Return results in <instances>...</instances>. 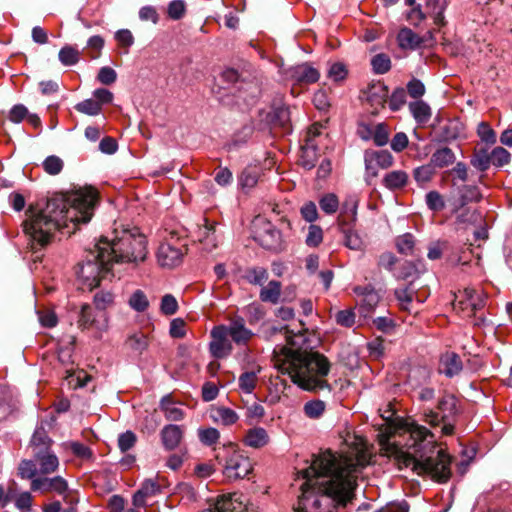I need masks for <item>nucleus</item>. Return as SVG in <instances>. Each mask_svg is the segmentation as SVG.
Returning a JSON list of instances; mask_svg holds the SVG:
<instances>
[{
	"mask_svg": "<svg viewBox=\"0 0 512 512\" xmlns=\"http://www.w3.org/2000/svg\"><path fill=\"white\" fill-rule=\"evenodd\" d=\"M94 303L97 309L105 310L114 303V296L110 292H99L94 297Z\"/></svg>",
	"mask_w": 512,
	"mask_h": 512,
	"instance_id": "e2e57ef3",
	"label": "nucleus"
},
{
	"mask_svg": "<svg viewBox=\"0 0 512 512\" xmlns=\"http://www.w3.org/2000/svg\"><path fill=\"white\" fill-rule=\"evenodd\" d=\"M365 177L368 183L378 177L380 169H388L394 164L393 155L387 150H367L364 154Z\"/></svg>",
	"mask_w": 512,
	"mask_h": 512,
	"instance_id": "f8f14e48",
	"label": "nucleus"
},
{
	"mask_svg": "<svg viewBox=\"0 0 512 512\" xmlns=\"http://www.w3.org/2000/svg\"><path fill=\"white\" fill-rule=\"evenodd\" d=\"M161 409L164 411L165 417L170 421H179L184 416L182 409L176 406L169 396L162 399Z\"/></svg>",
	"mask_w": 512,
	"mask_h": 512,
	"instance_id": "c9c22d12",
	"label": "nucleus"
},
{
	"mask_svg": "<svg viewBox=\"0 0 512 512\" xmlns=\"http://www.w3.org/2000/svg\"><path fill=\"white\" fill-rule=\"evenodd\" d=\"M226 331L238 345L246 344L253 336L252 331L246 328L245 322L241 318L232 320L230 324L226 326Z\"/></svg>",
	"mask_w": 512,
	"mask_h": 512,
	"instance_id": "412c9836",
	"label": "nucleus"
},
{
	"mask_svg": "<svg viewBox=\"0 0 512 512\" xmlns=\"http://www.w3.org/2000/svg\"><path fill=\"white\" fill-rule=\"evenodd\" d=\"M97 79L104 85L113 84L117 79V74L111 67H102L97 75Z\"/></svg>",
	"mask_w": 512,
	"mask_h": 512,
	"instance_id": "774afa93",
	"label": "nucleus"
},
{
	"mask_svg": "<svg viewBox=\"0 0 512 512\" xmlns=\"http://www.w3.org/2000/svg\"><path fill=\"white\" fill-rule=\"evenodd\" d=\"M160 491V485L152 479H147L143 482L141 488L133 497L134 505L142 506L145 504L147 497L153 496Z\"/></svg>",
	"mask_w": 512,
	"mask_h": 512,
	"instance_id": "c85d7f7f",
	"label": "nucleus"
},
{
	"mask_svg": "<svg viewBox=\"0 0 512 512\" xmlns=\"http://www.w3.org/2000/svg\"><path fill=\"white\" fill-rule=\"evenodd\" d=\"M101 251L99 255L107 254L111 263H137L144 261L147 255L146 237L137 228L123 230L119 236L109 241L99 240Z\"/></svg>",
	"mask_w": 512,
	"mask_h": 512,
	"instance_id": "39448f33",
	"label": "nucleus"
},
{
	"mask_svg": "<svg viewBox=\"0 0 512 512\" xmlns=\"http://www.w3.org/2000/svg\"><path fill=\"white\" fill-rule=\"evenodd\" d=\"M63 160L55 155L48 156L43 162L44 171L50 175H57L63 169Z\"/></svg>",
	"mask_w": 512,
	"mask_h": 512,
	"instance_id": "8fccbe9b",
	"label": "nucleus"
},
{
	"mask_svg": "<svg viewBox=\"0 0 512 512\" xmlns=\"http://www.w3.org/2000/svg\"><path fill=\"white\" fill-rule=\"evenodd\" d=\"M335 319L338 325L349 328L355 323V313L351 309L340 310L336 313Z\"/></svg>",
	"mask_w": 512,
	"mask_h": 512,
	"instance_id": "680f3d73",
	"label": "nucleus"
},
{
	"mask_svg": "<svg viewBox=\"0 0 512 512\" xmlns=\"http://www.w3.org/2000/svg\"><path fill=\"white\" fill-rule=\"evenodd\" d=\"M198 437L200 441L205 445L215 444L220 437L219 431L216 428H200L198 429Z\"/></svg>",
	"mask_w": 512,
	"mask_h": 512,
	"instance_id": "603ef678",
	"label": "nucleus"
},
{
	"mask_svg": "<svg viewBox=\"0 0 512 512\" xmlns=\"http://www.w3.org/2000/svg\"><path fill=\"white\" fill-rule=\"evenodd\" d=\"M252 232L255 241L262 247L275 251L282 247L280 232L264 217H255L252 222Z\"/></svg>",
	"mask_w": 512,
	"mask_h": 512,
	"instance_id": "9d476101",
	"label": "nucleus"
},
{
	"mask_svg": "<svg viewBox=\"0 0 512 512\" xmlns=\"http://www.w3.org/2000/svg\"><path fill=\"white\" fill-rule=\"evenodd\" d=\"M78 324L79 327H81L82 329L96 327L98 330L102 331L107 328L106 318L104 319L103 323H99L93 316L92 309L89 305L82 306L78 319Z\"/></svg>",
	"mask_w": 512,
	"mask_h": 512,
	"instance_id": "cd10ccee",
	"label": "nucleus"
},
{
	"mask_svg": "<svg viewBox=\"0 0 512 512\" xmlns=\"http://www.w3.org/2000/svg\"><path fill=\"white\" fill-rule=\"evenodd\" d=\"M252 470L250 459L237 450L230 451L225 458L223 474L230 481L245 478Z\"/></svg>",
	"mask_w": 512,
	"mask_h": 512,
	"instance_id": "9b49d317",
	"label": "nucleus"
},
{
	"mask_svg": "<svg viewBox=\"0 0 512 512\" xmlns=\"http://www.w3.org/2000/svg\"><path fill=\"white\" fill-rule=\"evenodd\" d=\"M438 409L441 412L443 426L441 432L443 435H452L454 432V418L459 413L460 405L458 399L451 394L444 395L438 403Z\"/></svg>",
	"mask_w": 512,
	"mask_h": 512,
	"instance_id": "dca6fc26",
	"label": "nucleus"
},
{
	"mask_svg": "<svg viewBox=\"0 0 512 512\" xmlns=\"http://www.w3.org/2000/svg\"><path fill=\"white\" fill-rule=\"evenodd\" d=\"M216 221L203 218L202 222L197 225L196 236L201 243L203 249L208 252L213 251L222 242L223 235L217 229Z\"/></svg>",
	"mask_w": 512,
	"mask_h": 512,
	"instance_id": "2eb2a0df",
	"label": "nucleus"
},
{
	"mask_svg": "<svg viewBox=\"0 0 512 512\" xmlns=\"http://www.w3.org/2000/svg\"><path fill=\"white\" fill-rule=\"evenodd\" d=\"M415 291L410 286L398 288L395 290V296L401 310L408 313H417L414 304Z\"/></svg>",
	"mask_w": 512,
	"mask_h": 512,
	"instance_id": "bb28decb",
	"label": "nucleus"
},
{
	"mask_svg": "<svg viewBox=\"0 0 512 512\" xmlns=\"http://www.w3.org/2000/svg\"><path fill=\"white\" fill-rule=\"evenodd\" d=\"M435 173V167L430 162L429 164L415 168L413 176L417 184L423 187L433 179Z\"/></svg>",
	"mask_w": 512,
	"mask_h": 512,
	"instance_id": "f704fd0d",
	"label": "nucleus"
},
{
	"mask_svg": "<svg viewBox=\"0 0 512 512\" xmlns=\"http://www.w3.org/2000/svg\"><path fill=\"white\" fill-rule=\"evenodd\" d=\"M394 414L392 403L381 413L386 421L384 430L378 434L381 453L393 457L399 469L410 468L419 476L446 483L451 477V457L437 447L434 434Z\"/></svg>",
	"mask_w": 512,
	"mask_h": 512,
	"instance_id": "f257e3e1",
	"label": "nucleus"
},
{
	"mask_svg": "<svg viewBox=\"0 0 512 512\" xmlns=\"http://www.w3.org/2000/svg\"><path fill=\"white\" fill-rule=\"evenodd\" d=\"M324 130L325 126L322 123H314L307 129L297 161L302 168L307 170L314 168L319 158V151L327 142L328 134Z\"/></svg>",
	"mask_w": 512,
	"mask_h": 512,
	"instance_id": "0eeeda50",
	"label": "nucleus"
},
{
	"mask_svg": "<svg viewBox=\"0 0 512 512\" xmlns=\"http://www.w3.org/2000/svg\"><path fill=\"white\" fill-rule=\"evenodd\" d=\"M371 64L373 66V70L377 74H384L391 68V60L389 56L382 53L375 55L371 60Z\"/></svg>",
	"mask_w": 512,
	"mask_h": 512,
	"instance_id": "3c124183",
	"label": "nucleus"
},
{
	"mask_svg": "<svg viewBox=\"0 0 512 512\" xmlns=\"http://www.w3.org/2000/svg\"><path fill=\"white\" fill-rule=\"evenodd\" d=\"M185 245L177 238L171 236L170 239L161 243L157 252L158 263L162 267L172 268L177 266L183 257Z\"/></svg>",
	"mask_w": 512,
	"mask_h": 512,
	"instance_id": "4468645a",
	"label": "nucleus"
},
{
	"mask_svg": "<svg viewBox=\"0 0 512 512\" xmlns=\"http://www.w3.org/2000/svg\"><path fill=\"white\" fill-rule=\"evenodd\" d=\"M129 306L137 312H144L149 307V301L142 290H136L128 300Z\"/></svg>",
	"mask_w": 512,
	"mask_h": 512,
	"instance_id": "58836bf2",
	"label": "nucleus"
},
{
	"mask_svg": "<svg viewBox=\"0 0 512 512\" xmlns=\"http://www.w3.org/2000/svg\"><path fill=\"white\" fill-rule=\"evenodd\" d=\"M301 216L307 222H314L318 218L317 207L314 202H306L300 209Z\"/></svg>",
	"mask_w": 512,
	"mask_h": 512,
	"instance_id": "69168bd1",
	"label": "nucleus"
},
{
	"mask_svg": "<svg viewBox=\"0 0 512 512\" xmlns=\"http://www.w3.org/2000/svg\"><path fill=\"white\" fill-rule=\"evenodd\" d=\"M36 461L39 465V471L42 474H50L54 472L59 466L57 456L48 451L43 454L37 453Z\"/></svg>",
	"mask_w": 512,
	"mask_h": 512,
	"instance_id": "7c9ffc66",
	"label": "nucleus"
},
{
	"mask_svg": "<svg viewBox=\"0 0 512 512\" xmlns=\"http://www.w3.org/2000/svg\"><path fill=\"white\" fill-rule=\"evenodd\" d=\"M397 40L401 48L410 50L417 48L421 43L420 37L408 28L399 31Z\"/></svg>",
	"mask_w": 512,
	"mask_h": 512,
	"instance_id": "72a5a7b5",
	"label": "nucleus"
},
{
	"mask_svg": "<svg viewBox=\"0 0 512 512\" xmlns=\"http://www.w3.org/2000/svg\"><path fill=\"white\" fill-rule=\"evenodd\" d=\"M511 160V154L503 147H495L491 151V164L502 167L507 165Z\"/></svg>",
	"mask_w": 512,
	"mask_h": 512,
	"instance_id": "de8ad7c7",
	"label": "nucleus"
},
{
	"mask_svg": "<svg viewBox=\"0 0 512 512\" xmlns=\"http://www.w3.org/2000/svg\"><path fill=\"white\" fill-rule=\"evenodd\" d=\"M136 435L131 431L122 433L118 438V446L122 452H126L131 449L136 443Z\"/></svg>",
	"mask_w": 512,
	"mask_h": 512,
	"instance_id": "0e129e2a",
	"label": "nucleus"
},
{
	"mask_svg": "<svg viewBox=\"0 0 512 512\" xmlns=\"http://www.w3.org/2000/svg\"><path fill=\"white\" fill-rule=\"evenodd\" d=\"M371 449L372 446L363 437L356 436L345 455H336L331 450L316 455L305 471V477L308 482H312L313 478L317 480L313 485H319L321 499L313 492L307 494L304 491L298 507L294 508L295 512H311L308 506L319 509L323 500H332L345 506L356 486L359 468L367 466L371 461Z\"/></svg>",
	"mask_w": 512,
	"mask_h": 512,
	"instance_id": "f03ea898",
	"label": "nucleus"
},
{
	"mask_svg": "<svg viewBox=\"0 0 512 512\" xmlns=\"http://www.w3.org/2000/svg\"><path fill=\"white\" fill-rule=\"evenodd\" d=\"M365 95L367 101L377 111L384 107L388 97V90L383 83L377 82L368 87Z\"/></svg>",
	"mask_w": 512,
	"mask_h": 512,
	"instance_id": "4be33fe9",
	"label": "nucleus"
},
{
	"mask_svg": "<svg viewBox=\"0 0 512 512\" xmlns=\"http://www.w3.org/2000/svg\"><path fill=\"white\" fill-rule=\"evenodd\" d=\"M471 164L480 171H486L491 164V153L489 154L487 150L476 151Z\"/></svg>",
	"mask_w": 512,
	"mask_h": 512,
	"instance_id": "09e8293b",
	"label": "nucleus"
},
{
	"mask_svg": "<svg viewBox=\"0 0 512 512\" xmlns=\"http://www.w3.org/2000/svg\"><path fill=\"white\" fill-rule=\"evenodd\" d=\"M481 219H482V217H481L480 213H478L476 210H470V209L463 210L457 216V221L459 223H463V224H465V223L476 224V223L481 222Z\"/></svg>",
	"mask_w": 512,
	"mask_h": 512,
	"instance_id": "338daca9",
	"label": "nucleus"
},
{
	"mask_svg": "<svg viewBox=\"0 0 512 512\" xmlns=\"http://www.w3.org/2000/svg\"><path fill=\"white\" fill-rule=\"evenodd\" d=\"M462 370L460 357L454 352H446L440 358L439 372L449 377L458 374Z\"/></svg>",
	"mask_w": 512,
	"mask_h": 512,
	"instance_id": "b1692460",
	"label": "nucleus"
},
{
	"mask_svg": "<svg viewBox=\"0 0 512 512\" xmlns=\"http://www.w3.org/2000/svg\"><path fill=\"white\" fill-rule=\"evenodd\" d=\"M260 95L259 86L253 81H240L238 85L228 88V93L221 96L226 106H246L252 104Z\"/></svg>",
	"mask_w": 512,
	"mask_h": 512,
	"instance_id": "1a4fd4ad",
	"label": "nucleus"
},
{
	"mask_svg": "<svg viewBox=\"0 0 512 512\" xmlns=\"http://www.w3.org/2000/svg\"><path fill=\"white\" fill-rule=\"evenodd\" d=\"M320 77L319 71L309 63H303L293 67L290 70V80H292V88L290 94L299 95L306 86L315 83Z\"/></svg>",
	"mask_w": 512,
	"mask_h": 512,
	"instance_id": "ddd939ff",
	"label": "nucleus"
},
{
	"mask_svg": "<svg viewBox=\"0 0 512 512\" xmlns=\"http://www.w3.org/2000/svg\"><path fill=\"white\" fill-rule=\"evenodd\" d=\"M98 193L91 187L79 188L51 197L46 207L29 215L24 222V231L30 236L32 247H44L56 230L67 229L71 234L78 224L88 223L97 203Z\"/></svg>",
	"mask_w": 512,
	"mask_h": 512,
	"instance_id": "7ed1b4c3",
	"label": "nucleus"
},
{
	"mask_svg": "<svg viewBox=\"0 0 512 512\" xmlns=\"http://www.w3.org/2000/svg\"><path fill=\"white\" fill-rule=\"evenodd\" d=\"M345 246L351 250L361 251L364 249V242L361 237L352 230H344Z\"/></svg>",
	"mask_w": 512,
	"mask_h": 512,
	"instance_id": "6e6d98bb",
	"label": "nucleus"
},
{
	"mask_svg": "<svg viewBox=\"0 0 512 512\" xmlns=\"http://www.w3.org/2000/svg\"><path fill=\"white\" fill-rule=\"evenodd\" d=\"M323 241V230L320 226L311 224L308 227V233L305 239V243L309 247H317Z\"/></svg>",
	"mask_w": 512,
	"mask_h": 512,
	"instance_id": "49530a36",
	"label": "nucleus"
},
{
	"mask_svg": "<svg viewBox=\"0 0 512 512\" xmlns=\"http://www.w3.org/2000/svg\"><path fill=\"white\" fill-rule=\"evenodd\" d=\"M482 198L481 193L479 192L478 187L466 185L463 186L460 190V197L455 204L457 211H459L462 207L470 202H477Z\"/></svg>",
	"mask_w": 512,
	"mask_h": 512,
	"instance_id": "2f4dec72",
	"label": "nucleus"
},
{
	"mask_svg": "<svg viewBox=\"0 0 512 512\" xmlns=\"http://www.w3.org/2000/svg\"><path fill=\"white\" fill-rule=\"evenodd\" d=\"M354 293L357 296L360 313L367 317L380 301L378 292L372 286L366 285L355 287Z\"/></svg>",
	"mask_w": 512,
	"mask_h": 512,
	"instance_id": "a211bd4d",
	"label": "nucleus"
},
{
	"mask_svg": "<svg viewBox=\"0 0 512 512\" xmlns=\"http://www.w3.org/2000/svg\"><path fill=\"white\" fill-rule=\"evenodd\" d=\"M186 12V5L183 0H173L168 4L167 13L173 20L181 19Z\"/></svg>",
	"mask_w": 512,
	"mask_h": 512,
	"instance_id": "4d7b16f0",
	"label": "nucleus"
},
{
	"mask_svg": "<svg viewBox=\"0 0 512 512\" xmlns=\"http://www.w3.org/2000/svg\"><path fill=\"white\" fill-rule=\"evenodd\" d=\"M209 417L213 422L224 426L233 425L239 419L238 414L227 407H211L209 410Z\"/></svg>",
	"mask_w": 512,
	"mask_h": 512,
	"instance_id": "393cba45",
	"label": "nucleus"
},
{
	"mask_svg": "<svg viewBox=\"0 0 512 512\" xmlns=\"http://www.w3.org/2000/svg\"><path fill=\"white\" fill-rule=\"evenodd\" d=\"M62 379L68 384H85L91 381V377L84 370L77 369L73 364L67 366L62 371Z\"/></svg>",
	"mask_w": 512,
	"mask_h": 512,
	"instance_id": "c756f323",
	"label": "nucleus"
},
{
	"mask_svg": "<svg viewBox=\"0 0 512 512\" xmlns=\"http://www.w3.org/2000/svg\"><path fill=\"white\" fill-rule=\"evenodd\" d=\"M396 247L399 253L411 255L413 253L415 241L410 233L403 234L396 238Z\"/></svg>",
	"mask_w": 512,
	"mask_h": 512,
	"instance_id": "37998d69",
	"label": "nucleus"
},
{
	"mask_svg": "<svg viewBox=\"0 0 512 512\" xmlns=\"http://www.w3.org/2000/svg\"><path fill=\"white\" fill-rule=\"evenodd\" d=\"M246 505L243 495L238 493L223 495L212 508L202 512H244Z\"/></svg>",
	"mask_w": 512,
	"mask_h": 512,
	"instance_id": "6ab92c4d",
	"label": "nucleus"
},
{
	"mask_svg": "<svg viewBox=\"0 0 512 512\" xmlns=\"http://www.w3.org/2000/svg\"><path fill=\"white\" fill-rule=\"evenodd\" d=\"M409 109L419 123H426L431 116L430 107L423 101H416L409 104Z\"/></svg>",
	"mask_w": 512,
	"mask_h": 512,
	"instance_id": "4c0bfd02",
	"label": "nucleus"
},
{
	"mask_svg": "<svg viewBox=\"0 0 512 512\" xmlns=\"http://www.w3.org/2000/svg\"><path fill=\"white\" fill-rule=\"evenodd\" d=\"M178 310V302L171 294H166L161 299L160 311L165 315H173Z\"/></svg>",
	"mask_w": 512,
	"mask_h": 512,
	"instance_id": "13d9d810",
	"label": "nucleus"
},
{
	"mask_svg": "<svg viewBox=\"0 0 512 512\" xmlns=\"http://www.w3.org/2000/svg\"><path fill=\"white\" fill-rule=\"evenodd\" d=\"M183 430L177 425H166L161 430V440L165 449L174 450L181 443Z\"/></svg>",
	"mask_w": 512,
	"mask_h": 512,
	"instance_id": "5701e85b",
	"label": "nucleus"
},
{
	"mask_svg": "<svg viewBox=\"0 0 512 512\" xmlns=\"http://www.w3.org/2000/svg\"><path fill=\"white\" fill-rule=\"evenodd\" d=\"M325 409V404L320 400L309 401L304 405L305 414L310 418H318Z\"/></svg>",
	"mask_w": 512,
	"mask_h": 512,
	"instance_id": "052dcab7",
	"label": "nucleus"
},
{
	"mask_svg": "<svg viewBox=\"0 0 512 512\" xmlns=\"http://www.w3.org/2000/svg\"><path fill=\"white\" fill-rule=\"evenodd\" d=\"M128 347L138 353H142L148 348V337L143 333H135L128 337L126 341Z\"/></svg>",
	"mask_w": 512,
	"mask_h": 512,
	"instance_id": "ea45409f",
	"label": "nucleus"
},
{
	"mask_svg": "<svg viewBox=\"0 0 512 512\" xmlns=\"http://www.w3.org/2000/svg\"><path fill=\"white\" fill-rule=\"evenodd\" d=\"M319 205L326 214H334L339 208V200L335 194L328 193L320 198Z\"/></svg>",
	"mask_w": 512,
	"mask_h": 512,
	"instance_id": "a18cd8bd",
	"label": "nucleus"
},
{
	"mask_svg": "<svg viewBox=\"0 0 512 512\" xmlns=\"http://www.w3.org/2000/svg\"><path fill=\"white\" fill-rule=\"evenodd\" d=\"M454 161H455V154L448 147L438 149L437 151H435L432 154L431 159H430V162L432 163V165L435 168L436 167L437 168L447 167V166L451 165L452 163H454Z\"/></svg>",
	"mask_w": 512,
	"mask_h": 512,
	"instance_id": "473e14b6",
	"label": "nucleus"
},
{
	"mask_svg": "<svg viewBox=\"0 0 512 512\" xmlns=\"http://www.w3.org/2000/svg\"><path fill=\"white\" fill-rule=\"evenodd\" d=\"M270 441V436L266 429L262 427L249 428L242 437V443L253 449H261Z\"/></svg>",
	"mask_w": 512,
	"mask_h": 512,
	"instance_id": "aec40b11",
	"label": "nucleus"
},
{
	"mask_svg": "<svg viewBox=\"0 0 512 512\" xmlns=\"http://www.w3.org/2000/svg\"><path fill=\"white\" fill-rule=\"evenodd\" d=\"M101 250L98 242L94 250L88 252L85 261L78 264L76 269L78 279L90 290L99 285L101 278L110 271L112 266L106 253L99 255Z\"/></svg>",
	"mask_w": 512,
	"mask_h": 512,
	"instance_id": "423d86ee",
	"label": "nucleus"
},
{
	"mask_svg": "<svg viewBox=\"0 0 512 512\" xmlns=\"http://www.w3.org/2000/svg\"><path fill=\"white\" fill-rule=\"evenodd\" d=\"M75 109L80 113L89 116H96L101 112L102 107L100 106V103L95 99H86L76 104Z\"/></svg>",
	"mask_w": 512,
	"mask_h": 512,
	"instance_id": "c03bdc74",
	"label": "nucleus"
},
{
	"mask_svg": "<svg viewBox=\"0 0 512 512\" xmlns=\"http://www.w3.org/2000/svg\"><path fill=\"white\" fill-rule=\"evenodd\" d=\"M409 182V175L406 171L403 170H393L385 174L382 179L383 185L391 190H401L403 189Z\"/></svg>",
	"mask_w": 512,
	"mask_h": 512,
	"instance_id": "a878e982",
	"label": "nucleus"
},
{
	"mask_svg": "<svg viewBox=\"0 0 512 512\" xmlns=\"http://www.w3.org/2000/svg\"><path fill=\"white\" fill-rule=\"evenodd\" d=\"M486 297L480 289L465 288L455 296L453 308L463 318H472L484 308Z\"/></svg>",
	"mask_w": 512,
	"mask_h": 512,
	"instance_id": "6e6552de",
	"label": "nucleus"
},
{
	"mask_svg": "<svg viewBox=\"0 0 512 512\" xmlns=\"http://www.w3.org/2000/svg\"><path fill=\"white\" fill-rule=\"evenodd\" d=\"M373 141L377 146H385L389 141V131L387 126L379 123L373 128Z\"/></svg>",
	"mask_w": 512,
	"mask_h": 512,
	"instance_id": "5fc2aeb1",
	"label": "nucleus"
},
{
	"mask_svg": "<svg viewBox=\"0 0 512 512\" xmlns=\"http://www.w3.org/2000/svg\"><path fill=\"white\" fill-rule=\"evenodd\" d=\"M288 347L283 345L279 350H274L273 363L277 370V378L279 374L285 375L288 372Z\"/></svg>",
	"mask_w": 512,
	"mask_h": 512,
	"instance_id": "e433bc0d",
	"label": "nucleus"
},
{
	"mask_svg": "<svg viewBox=\"0 0 512 512\" xmlns=\"http://www.w3.org/2000/svg\"><path fill=\"white\" fill-rule=\"evenodd\" d=\"M59 60L65 66L75 65L79 61V51L66 45L59 51Z\"/></svg>",
	"mask_w": 512,
	"mask_h": 512,
	"instance_id": "79ce46f5",
	"label": "nucleus"
},
{
	"mask_svg": "<svg viewBox=\"0 0 512 512\" xmlns=\"http://www.w3.org/2000/svg\"><path fill=\"white\" fill-rule=\"evenodd\" d=\"M480 139L487 144L496 143V133L487 122H480L477 128Z\"/></svg>",
	"mask_w": 512,
	"mask_h": 512,
	"instance_id": "864d4df0",
	"label": "nucleus"
},
{
	"mask_svg": "<svg viewBox=\"0 0 512 512\" xmlns=\"http://www.w3.org/2000/svg\"><path fill=\"white\" fill-rule=\"evenodd\" d=\"M212 340L210 342V351L216 358L228 356L232 351V344L226 326H217L211 331Z\"/></svg>",
	"mask_w": 512,
	"mask_h": 512,
	"instance_id": "f3484780",
	"label": "nucleus"
},
{
	"mask_svg": "<svg viewBox=\"0 0 512 512\" xmlns=\"http://www.w3.org/2000/svg\"><path fill=\"white\" fill-rule=\"evenodd\" d=\"M281 285L277 281H270L269 284L261 290L260 297L263 301L276 303L279 299Z\"/></svg>",
	"mask_w": 512,
	"mask_h": 512,
	"instance_id": "a19ab883",
	"label": "nucleus"
},
{
	"mask_svg": "<svg viewBox=\"0 0 512 512\" xmlns=\"http://www.w3.org/2000/svg\"><path fill=\"white\" fill-rule=\"evenodd\" d=\"M290 312V379L294 384H324L330 364L326 357L317 352L302 349L306 343L303 332H307L303 319L293 321Z\"/></svg>",
	"mask_w": 512,
	"mask_h": 512,
	"instance_id": "20e7f679",
	"label": "nucleus"
},
{
	"mask_svg": "<svg viewBox=\"0 0 512 512\" xmlns=\"http://www.w3.org/2000/svg\"><path fill=\"white\" fill-rule=\"evenodd\" d=\"M426 204L433 211H441L445 207L442 195L437 191H430L426 195Z\"/></svg>",
	"mask_w": 512,
	"mask_h": 512,
	"instance_id": "bf43d9fd",
	"label": "nucleus"
}]
</instances>
